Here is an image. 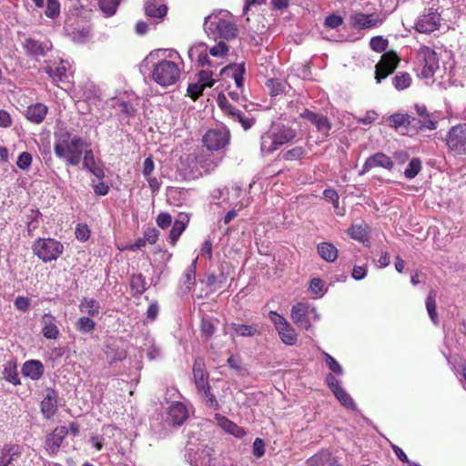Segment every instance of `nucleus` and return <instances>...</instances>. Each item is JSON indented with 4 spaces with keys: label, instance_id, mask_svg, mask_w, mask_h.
<instances>
[{
    "label": "nucleus",
    "instance_id": "nucleus-41",
    "mask_svg": "<svg viewBox=\"0 0 466 466\" xmlns=\"http://www.w3.org/2000/svg\"><path fill=\"white\" fill-rule=\"evenodd\" d=\"M24 47L29 55L33 56H44L45 47L38 42L31 38L25 39Z\"/></svg>",
    "mask_w": 466,
    "mask_h": 466
},
{
    "label": "nucleus",
    "instance_id": "nucleus-9",
    "mask_svg": "<svg viewBox=\"0 0 466 466\" xmlns=\"http://www.w3.org/2000/svg\"><path fill=\"white\" fill-rule=\"evenodd\" d=\"M268 317L278 330L281 341L286 345H295L298 335L295 329L288 322V320L276 311H270Z\"/></svg>",
    "mask_w": 466,
    "mask_h": 466
},
{
    "label": "nucleus",
    "instance_id": "nucleus-31",
    "mask_svg": "<svg viewBox=\"0 0 466 466\" xmlns=\"http://www.w3.org/2000/svg\"><path fill=\"white\" fill-rule=\"evenodd\" d=\"M79 309L84 314L96 317L99 314L100 304L94 299L84 298L79 303Z\"/></svg>",
    "mask_w": 466,
    "mask_h": 466
},
{
    "label": "nucleus",
    "instance_id": "nucleus-42",
    "mask_svg": "<svg viewBox=\"0 0 466 466\" xmlns=\"http://www.w3.org/2000/svg\"><path fill=\"white\" fill-rule=\"evenodd\" d=\"M286 86V82L280 79H269L267 81V87L272 96L284 93Z\"/></svg>",
    "mask_w": 466,
    "mask_h": 466
},
{
    "label": "nucleus",
    "instance_id": "nucleus-63",
    "mask_svg": "<svg viewBox=\"0 0 466 466\" xmlns=\"http://www.w3.org/2000/svg\"><path fill=\"white\" fill-rule=\"evenodd\" d=\"M342 23V17L337 15H330L325 19V25L329 28H337L338 26L341 25Z\"/></svg>",
    "mask_w": 466,
    "mask_h": 466
},
{
    "label": "nucleus",
    "instance_id": "nucleus-25",
    "mask_svg": "<svg viewBox=\"0 0 466 466\" xmlns=\"http://www.w3.org/2000/svg\"><path fill=\"white\" fill-rule=\"evenodd\" d=\"M189 192L180 187H168L167 190V201L170 205L181 207L186 205L188 200Z\"/></svg>",
    "mask_w": 466,
    "mask_h": 466
},
{
    "label": "nucleus",
    "instance_id": "nucleus-22",
    "mask_svg": "<svg viewBox=\"0 0 466 466\" xmlns=\"http://www.w3.org/2000/svg\"><path fill=\"white\" fill-rule=\"evenodd\" d=\"M270 132L278 142L279 147L292 141L296 137L295 130L284 125L273 126Z\"/></svg>",
    "mask_w": 466,
    "mask_h": 466
},
{
    "label": "nucleus",
    "instance_id": "nucleus-13",
    "mask_svg": "<svg viewBox=\"0 0 466 466\" xmlns=\"http://www.w3.org/2000/svg\"><path fill=\"white\" fill-rule=\"evenodd\" d=\"M441 17L433 8H429L421 15L416 23V30L420 33L430 34L439 28Z\"/></svg>",
    "mask_w": 466,
    "mask_h": 466
},
{
    "label": "nucleus",
    "instance_id": "nucleus-21",
    "mask_svg": "<svg viewBox=\"0 0 466 466\" xmlns=\"http://www.w3.org/2000/svg\"><path fill=\"white\" fill-rule=\"evenodd\" d=\"M350 23L355 27L365 29L376 26L380 19L375 14L355 13L350 16Z\"/></svg>",
    "mask_w": 466,
    "mask_h": 466
},
{
    "label": "nucleus",
    "instance_id": "nucleus-48",
    "mask_svg": "<svg viewBox=\"0 0 466 466\" xmlns=\"http://www.w3.org/2000/svg\"><path fill=\"white\" fill-rule=\"evenodd\" d=\"M393 86L398 90H404L410 86L411 78L408 73H401L396 75L392 79Z\"/></svg>",
    "mask_w": 466,
    "mask_h": 466
},
{
    "label": "nucleus",
    "instance_id": "nucleus-11",
    "mask_svg": "<svg viewBox=\"0 0 466 466\" xmlns=\"http://www.w3.org/2000/svg\"><path fill=\"white\" fill-rule=\"evenodd\" d=\"M208 49V47L205 43L199 42L194 44L188 49V57L192 62H195L198 66L217 68L218 66H221L220 62H214L213 60L209 59Z\"/></svg>",
    "mask_w": 466,
    "mask_h": 466
},
{
    "label": "nucleus",
    "instance_id": "nucleus-15",
    "mask_svg": "<svg viewBox=\"0 0 466 466\" xmlns=\"http://www.w3.org/2000/svg\"><path fill=\"white\" fill-rule=\"evenodd\" d=\"M393 167L394 163L389 156L384 153L378 152L366 159L359 174L363 176L375 167H382L387 170H391Z\"/></svg>",
    "mask_w": 466,
    "mask_h": 466
},
{
    "label": "nucleus",
    "instance_id": "nucleus-44",
    "mask_svg": "<svg viewBox=\"0 0 466 466\" xmlns=\"http://www.w3.org/2000/svg\"><path fill=\"white\" fill-rule=\"evenodd\" d=\"M130 287L136 294H142L147 289L146 279L142 274L133 275L130 279Z\"/></svg>",
    "mask_w": 466,
    "mask_h": 466
},
{
    "label": "nucleus",
    "instance_id": "nucleus-27",
    "mask_svg": "<svg viewBox=\"0 0 466 466\" xmlns=\"http://www.w3.org/2000/svg\"><path fill=\"white\" fill-rule=\"evenodd\" d=\"M22 373L33 380H37L44 373V365L39 360H27L23 365Z\"/></svg>",
    "mask_w": 466,
    "mask_h": 466
},
{
    "label": "nucleus",
    "instance_id": "nucleus-2",
    "mask_svg": "<svg viewBox=\"0 0 466 466\" xmlns=\"http://www.w3.org/2000/svg\"><path fill=\"white\" fill-rule=\"evenodd\" d=\"M87 144L77 135L61 134L54 145L55 155L68 166H78Z\"/></svg>",
    "mask_w": 466,
    "mask_h": 466
},
{
    "label": "nucleus",
    "instance_id": "nucleus-54",
    "mask_svg": "<svg viewBox=\"0 0 466 466\" xmlns=\"http://www.w3.org/2000/svg\"><path fill=\"white\" fill-rule=\"evenodd\" d=\"M370 46L376 52H383L388 46V40L382 36H374L370 39Z\"/></svg>",
    "mask_w": 466,
    "mask_h": 466
},
{
    "label": "nucleus",
    "instance_id": "nucleus-64",
    "mask_svg": "<svg viewBox=\"0 0 466 466\" xmlns=\"http://www.w3.org/2000/svg\"><path fill=\"white\" fill-rule=\"evenodd\" d=\"M172 222V218L168 213H160L157 218V224L161 228H167Z\"/></svg>",
    "mask_w": 466,
    "mask_h": 466
},
{
    "label": "nucleus",
    "instance_id": "nucleus-52",
    "mask_svg": "<svg viewBox=\"0 0 466 466\" xmlns=\"http://www.w3.org/2000/svg\"><path fill=\"white\" fill-rule=\"evenodd\" d=\"M199 393L201 394L203 400L208 406L214 409L218 408V402L216 400V397L210 392L209 386L202 389V391H199Z\"/></svg>",
    "mask_w": 466,
    "mask_h": 466
},
{
    "label": "nucleus",
    "instance_id": "nucleus-34",
    "mask_svg": "<svg viewBox=\"0 0 466 466\" xmlns=\"http://www.w3.org/2000/svg\"><path fill=\"white\" fill-rule=\"evenodd\" d=\"M46 71L56 83L63 82L67 78L66 66L63 62L56 66H48Z\"/></svg>",
    "mask_w": 466,
    "mask_h": 466
},
{
    "label": "nucleus",
    "instance_id": "nucleus-61",
    "mask_svg": "<svg viewBox=\"0 0 466 466\" xmlns=\"http://www.w3.org/2000/svg\"><path fill=\"white\" fill-rule=\"evenodd\" d=\"M244 74H245V66L244 64H240L238 66L237 71L234 73V80L237 87L241 88L244 84Z\"/></svg>",
    "mask_w": 466,
    "mask_h": 466
},
{
    "label": "nucleus",
    "instance_id": "nucleus-47",
    "mask_svg": "<svg viewBox=\"0 0 466 466\" xmlns=\"http://www.w3.org/2000/svg\"><path fill=\"white\" fill-rule=\"evenodd\" d=\"M348 234L355 240L364 242L367 239L366 228L362 225H352L348 229Z\"/></svg>",
    "mask_w": 466,
    "mask_h": 466
},
{
    "label": "nucleus",
    "instance_id": "nucleus-29",
    "mask_svg": "<svg viewBox=\"0 0 466 466\" xmlns=\"http://www.w3.org/2000/svg\"><path fill=\"white\" fill-rule=\"evenodd\" d=\"M47 113V107L41 103L30 106L26 109V117L33 123H41Z\"/></svg>",
    "mask_w": 466,
    "mask_h": 466
},
{
    "label": "nucleus",
    "instance_id": "nucleus-32",
    "mask_svg": "<svg viewBox=\"0 0 466 466\" xmlns=\"http://www.w3.org/2000/svg\"><path fill=\"white\" fill-rule=\"evenodd\" d=\"M229 51L228 46L224 41H219L217 45L208 49V53L217 60L214 62H220L221 65L224 63V59L228 56Z\"/></svg>",
    "mask_w": 466,
    "mask_h": 466
},
{
    "label": "nucleus",
    "instance_id": "nucleus-6",
    "mask_svg": "<svg viewBox=\"0 0 466 466\" xmlns=\"http://www.w3.org/2000/svg\"><path fill=\"white\" fill-rule=\"evenodd\" d=\"M417 63L421 67L420 76L431 78L439 69V58L434 50L428 46H421L417 53Z\"/></svg>",
    "mask_w": 466,
    "mask_h": 466
},
{
    "label": "nucleus",
    "instance_id": "nucleus-36",
    "mask_svg": "<svg viewBox=\"0 0 466 466\" xmlns=\"http://www.w3.org/2000/svg\"><path fill=\"white\" fill-rule=\"evenodd\" d=\"M185 220L177 219L172 226V228L169 233V241L174 246L181 234L185 231L187 228V223L188 222V218L185 217Z\"/></svg>",
    "mask_w": 466,
    "mask_h": 466
},
{
    "label": "nucleus",
    "instance_id": "nucleus-8",
    "mask_svg": "<svg viewBox=\"0 0 466 466\" xmlns=\"http://www.w3.org/2000/svg\"><path fill=\"white\" fill-rule=\"evenodd\" d=\"M217 102L224 114L233 121L240 123L245 130L249 129L253 126L254 119L245 116L240 109L230 103L224 94H218Z\"/></svg>",
    "mask_w": 466,
    "mask_h": 466
},
{
    "label": "nucleus",
    "instance_id": "nucleus-24",
    "mask_svg": "<svg viewBox=\"0 0 466 466\" xmlns=\"http://www.w3.org/2000/svg\"><path fill=\"white\" fill-rule=\"evenodd\" d=\"M146 15L152 18L162 19L167 12V8L163 0H146Z\"/></svg>",
    "mask_w": 466,
    "mask_h": 466
},
{
    "label": "nucleus",
    "instance_id": "nucleus-4",
    "mask_svg": "<svg viewBox=\"0 0 466 466\" xmlns=\"http://www.w3.org/2000/svg\"><path fill=\"white\" fill-rule=\"evenodd\" d=\"M290 317L299 329L306 330L310 329L313 323L319 319L316 308L304 302H298L293 305Z\"/></svg>",
    "mask_w": 466,
    "mask_h": 466
},
{
    "label": "nucleus",
    "instance_id": "nucleus-40",
    "mask_svg": "<svg viewBox=\"0 0 466 466\" xmlns=\"http://www.w3.org/2000/svg\"><path fill=\"white\" fill-rule=\"evenodd\" d=\"M120 0H99L98 5L100 10L106 16H112L115 15L117 6L119 5Z\"/></svg>",
    "mask_w": 466,
    "mask_h": 466
},
{
    "label": "nucleus",
    "instance_id": "nucleus-50",
    "mask_svg": "<svg viewBox=\"0 0 466 466\" xmlns=\"http://www.w3.org/2000/svg\"><path fill=\"white\" fill-rule=\"evenodd\" d=\"M60 14V4L57 0H46L45 15L48 18H56Z\"/></svg>",
    "mask_w": 466,
    "mask_h": 466
},
{
    "label": "nucleus",
    "instance_id": "nucleus-19",
    "mask_svg": "<svg viewBox=\"0 0 466 466\" xmlns=\"http://www.w3.org/2000/svg\"><path fill=\"white\" fill-rule=\"evenodd\" d=\"M68 434V430L66 426L56 427L51 434L46 437V450L49 454L57 452L64 439Z\"/></svg>",
    "mask_w": 466,
    "mask_h": 466
},
{
    "label": "nucleus",
    "instance_id": "nucleus-5",
    "mask_svg": "<svg viewBox=\"0 0 466 466\" xmlns=\"http://www.w3.org/2000/svg\"><path fill=\"white\" fill-rule=\"evenodd\" d=\"M33 251L41 260L49 262L57 259L64 246L54 238H38L33 245Z\"/></svg>",
    "mask_w": 466,
    "mask_h": 466
},
{
    "label": "nucleus",
    "instance_id": "nucleus-17",
    "mask_svg": "<svg viewBox=\"0 0 466 466\" xmlns=\"http://www.w3.org/2000/svg\"><path fill=\"white\" fill-rule=\"evenodd\" d=\"M41 332L47 339H56L60 335L58 320L51 313H45L40 319Z\"/></svg>",
    "mask_w": 466,
    "mask_h": 466
},
{
    "label": "nucleus",
    "instance_id": "nucleus-55",
    "mask_svg": "<svg viewBox=\"0 0 466 466\" xmlns=\"http://www.w3.org/2000/svg\"><path fill=\"white\" fill-rule=\"evenodd\" d=\"M324 355H325V358H326L325 359L326 364L328 365L329 370H332L334 373H336L338 375H342L343 369L339 364V362L332 356H330L329 354L325 352Z\"/></svg>",
    "mask_w": 466,
    "mask_h": 466
},
{
    "label": "nucleus",
    "instance_id": "nucleus-51",
    "mask_svg": "<svg viewBox=\"0 0 466 466\" xmlns=\"http://www.w3.org/2000/svg\"><path fill=\"white\" fill-rule=\"evenodd\" d=\"M389 120L390 125L395 128L405 127L410 124V116L403 114H393L389 117Z\"/></svg>",
    "mask_w": 466,
    "mask_h": 466
},
{
    "label": "nucleus",
    "instance_id": "nucleus-58",
    "mask_svg": "<svg viewBox=\"0 0 466 466\" xmlns=\"http://www.w3.org/2000/svg\"><path fill=\"white\" fill-rule=\"evenodd\" d=\"M305 153V150L301 147H295L290 150H288L285 155L284 158L287 160H295L299 157H301Z\"/></svg>",
    "mask_w": 466,
    "mask_h": 466
},
{
    "label": "nucleus",
    "instance_id": "nucleus-14",
    "mask_svg": "<svg viewBox=\"0 0 466 466\" xmlns=\"http://www.w3.org/2000/svg\"><path fill=\"white\" fill-rule=\"evenodd\" d=\"M399 63L398 56L393 53H385L381 56V59L376 65L375 78L377 83L386 78L391 74Z\"/></svg>",
    "mask_w": 466,
    "mask_h": 466
},
{
    "label": "nucleus",
    "instance_id": "nucleus-3",
    "mask_svg": "<svg viewBox=\"0 0 466 466\" xmlns=\"http://www.w3.org/2000/svg\"><path fill=\"white\" fill-rule=\"evenodd\" d=\"M204 28L214 38L228 41L237 37L238 32L233 15L226 10H220L207 16Z\"/></svg>",
    "mask_w": 466,
    "mask_h": 466
},
{
    "label": "nucleus",
    "instance_id": "nucleus-30",
    "mask_svg": "<svg viewBox=\"0 0 466 466\" xmlns=\"http://www.w3.org/2000/svg\"><path fill=\"white\" fill-rule=\"evenodd\" d=\"M317 250L319 255L328 262H333L338 258V249L332 243L321 242L318 245Z\"/></svg>",
    "mask_w": 466,
    "mask_h": 466
},
{
    "label": "nucleus",
    "instance_id": "nucleus-38",
    "mask_svg": "<svg viewBox=\"0 0 466 466\" xmlns=\"http://www.w3.org/2000/svg\"><path fill=\"white\" fill-rule=\"evenodd\" d=\"M231 329L236 335L241 337H253L258 333V329L255 325L232 323Z\"/></svg>",
    "mask_w": 466,
    "mask_h": 466
},
{
    "label": "nucleus",
    "instance_id": "nucleus-12",
    "mask_svg": "<svg viewBox=\"0 0 466 466\" xmlns=\"http://www.w3.org/2000/svg\"><path fill=\"white\" fill-rule=\"evenodd\" d=\"M228 142L229 132L225 128L208 130L203 137L204 145L210 150H219Z\"/></svg>",
    "mask_w": 466,
    "mask_h": 466
},
{
    "label": "nucleus",
    "instance_id": "nucleus-10",
    "mask_svg": "<svg viewBox=\"0 0 466 466\" xmlns=\"http://www.w3.org/2000/svg\"><path fill=\"white\" fill-rule=\"evenodd\" d=\"M216 452L213 448L203 445L192 452L188 449L187 453V461L191 466H216Z\"/></svg>",
    "mask_w": 466,
    "mask_h": 466
},
{
    "label": "nucleus",
    "instance_id": "nucleus-45",
    "mask_svg": "<svg viewBox=\"0 0 466 466\" xmlns=\"http://www.w3.org/2000/svg\"><path fill=\"white\" fill-rule=\"evenodd\" d=\"M420 170L421 161L419 158L414 157L409 162L408 167L404 171V176L409 179H412L420 173Z\"/></svg>",
    "mask_w": 466,
    "mask_h": 466
},
{
    "label": "nucleus",
    "instance_id": "nucleus-46",
    "mask_svg": "<svg viewBox=\"0 0 466 466\" xmlns=\"http://www.w3.org/2000/svg\"><path fill=\"white\" fill-rule=\"evenodd\" d=\"M334 395L338 399V400L348 409H355V403L352 398L346 392V390L340 387L337 390H334Z\"/></svg>",
    "mask_w": 466,
    "mask_h": 466
},
{
    "label": "nucleus",
    "instance_id": "nucleus-16",
    "mask_svg": "<svg viewBox=\"0 0 466 466\" xmlns=\"http://www.w3.org/2000/svg\"><path fill=\"white\" fill-rule=\"evenodd\" d=\"M75 96L78 98V101L83 100L87 104H92L100 99L101 93L94 83L86 82L76 88Z\"/></svg>",
    "mask_w": 466,
    "mask_h": 466
},
{
    "label": "nucleus",
    "instance_id": "nucleus-59",
    "mask_svg": "<svg viewBox=\"0 0 466 466\" xmlns=\"http://www.w3.org/2000/svg\"><path fill=\"white\" fill-rule=\"evenodd\" d=\"M253 454L256 458H261L265 454V442L262 439H255L253 442Z\"/></svg>",
    "mask_w": 466,
    "mask_h": 466
},
{
    "label": "nucleus",
    "instance_id": "nucleus-43",
    "mask_svg": "<svg viewBox=\"0 0 466 466\" xmlns=\"http://www.w3.org/2000/svg\"><path fill=\"white\" fill-rule=\"evenodd\" d=\"M96 322L88 317H81L76 322V329L81 333H90L95 329Z\"/></svg>",
    "mask_w": 466,
    "mask_h": 466
},
{
    "label": "nucleus",
    "instance_id": "nucleus-37",
    "mask_svg": "<svg viewBox=\"0 0 466 466\" xmlns=\"http://www.w3.org/2000/svg\"><path fill=\"white\" fill-rule=\"evenodd\" d=\"M330 462V453L327 451H321L310 458H309L306 463L309 466H326Z\"/></svg>",
    "mask_w": 466,
    "mask_h": 466
},
{
    "label": "nucleus",
    "instance_id": "nucleus-49",
    "mask_svg": "<svg viewBox=\"0 0 466 466\" xmlns=\"http://www.w3.org/2000/svg\"><path fill=\"white\" fill-rule=\"evenodd\" d=\"M217 79L214 78V72L212 70H201L198 73V82L206 88L211 87Z\"/></svg>",
    "mask_w": 466,
    "mask_h": 466
},
{
    "label": "nucleus",
    "instance_id": "nucleus-20",
    "mask_svg": "<svg viewBox=\"0 0 466 466\" xmlns=\"http://www.w3.org/2000/svg\"><path fill=\"white\" fill-rule=\"evenodd\" d=\"M83 167L92 173L95 177L102 179L105 177L103 167L96 161L94 153L91 149H84Z\"/></svg>",
    "mask_w": 466,
    "mask_h": 466
},
{
    "label": "nucleus",
    "instance_id": "nucleus-56",
    "mask_svg": "<svg viewBox=\"0 0 466 466\" xmlns=\"http://www.w3.org/2000/svg\"><path fill=\"white\" fill-rule=\"evenodd\" d=\"M315 127H317V130L324 136H327L331 128V125L329 119L322 115L316 123Z\"/></svg>",
    "mask_w": 466,
    "mask_h": 466
},
{
    "label": "nucleus",
    "instance_id": "nucleus-39",
    "mask_svg": "<svg viewBox=\"0 0 466 466\" xmlns=\"http://www.w3.org/2000/svg\"><path fill=\"white\" fill-rule=\"evenodd\" d=\"M426 309L430 319L434 324H438L439 319L436 311V293L435 291H430L428 298L426 299Z\"/></svg>",
    "mask_w": 466,
    "mask_h": 466
},
{
    "label": "nucleus",
    "instance_id": "nucleus-28",
    "mask_svg": "<svg viewBox=\"0 0 466 466\" xmlns=\"http://www.w3.org/2000/svg\"><path fill=\"white\" fill-rule=\"evenodd\" d=\"M193 375L198 391H202V389L209 386L208 383V373L204 370V365L201 360L195 361L193 366Z\"/></svg>",
    "mask_w": 466,
    "mask_h": 466
},
{
    "label": "nucleus",
    "instance_id": "nucleus-62",
    "mask_svg": "<svg viewBox=\"0 0 466 466\" xmlns=\"http://www.w3.org/2000/svg\"><path fill=\"white\" fill-rule=\"evenodd\" d=\"M204 88L199 82L190 84L187 87V93L193 99H197L202 94Z\"/></svg>",
    "mask_w": 466,
    "mask_h": 466
},
{
    "label": "nucleus",
    "instance_id": "nucleus-35",
    "mask_svg": "<svg viewBox=\"0 0 466 466\" xmlns=\"http://www.w3.org/2000/svg\"><path fill=\"white\" fill-rule=\"evenodd\" d=\"M41 411L47 419L51 418L56 411V400L50 393L46 394L41 402Z\"/></svg>",
    "mask_w": 466,
    "mask_h": 466
},
{
    "label": "nucleus",
    "instance_id": "nucleus-18",
    "mask_svg": "<svg viewBox=\"0 0 466 466\" xmlns=\"http://www.w3.org/2000/svg\"><path fill=\"white\" fill-rule=\"evenodd\" d=\"M187 409L182 402H173L167 409V420L172 425H182L187 420Z\"/></svg>",
    "mask_w": 466,
    "mask_h": 466
},
{
    "label": "nucleus",
    "instance_id": "nucleus-7",
    "mask_svg": "<svg viewBox=\"0 0 466 466\" xmlns=\"http://www.w3.org/2000/svg\"><path fill=\"white\" fill-rule=\"evenodd\" d=\"M446 145L455 156L466 154V124H459L449 130Z\"/></svg>",
    "mask_w": 466,
    "mask_h": 466
},
{
    "label": "nucleus",
    "instance_id": "nucleus-60",
    "mask_svg": "<svg viewBox=\"0 0 466 466\" xmlns=\"http://www.w3.org/2000/svg\"><path fill=\"white\" fill-rule=\"evenodd\" d=\"M420 122L421 124V127L427 128V129H430V130H433V129H436L437 127V120L434 116H432L431 115L428 114L427 116L421 117L420 119Z\"/></svg>",
    "mask_w": 466,
    "mask_h": 466
},
{
    "label": "nucleus",
    "instance_id": "nucleus-33",
    "mask_svg": "<svg viewBox=\"0 0 466 466\" xmlns=\"http://www.w3.org/2000/svg\"><path fill=\"white\" fill-rule=\"evenodd\" d=\"M279 147L278 142L270 130L261 136L260 149L265 155L270 154Z\"/></svg>",
    "mask_w": 466,
    "mask_h": 466
},
{
    "label": "nucleus",
    "instance_id": "nucleus-57",
    "mask_svg": "<svg viewBox=\"0 0 466 466\" xmlns=\"http://www.w3.org/2000/svg\"><path fill=\"white\" fill-rule=\"evenodd\" d=\"M75 235L78 240L86 241L90 237V230L86 225L78 224Z\"/></svg>",
    "mask_w": 466,
    "mask_h": 466
},
{
    "label": "nucleus",
    "instance_id": "nucleus-1",
    "mask_svg": "<svg viewBox=\"0 0 466 466\" xmlns=\"http://www.w3.org/2000/svg\"><path fill=\"white\" fill-rule=\"evenodd\" d=\"M182 61L179 54L170 51L168 56L153 65L151 79L157 85L167 87L175 85L181 76Z\"/></svg>",
    "mask_w": 466,
    "mask_h": 466
},
{
    "label": "nucleus",
    "instance_id": "nucleus-53",
    "mask_svg": "<svg viewBox=\"0 0 466 466\" xmlns=\"http://www.w3.org/2000/svg\"><path fill=\"white\" fill-rule=\"evenodd\" d=\"M32 161V155L29 152L25 151L18 156L16 166L22 170H28Z\"/></svg>",
    "mask_w": 466,
    "mask_h": 466
},
{
    "label": "nucleus",
    "instance_id": "nucleus-26",
    "mask_svg": "<svg viewBox=\"0 0 466 466\" xmlns=\"http://www.w3.org/2000/svg\"><path fill=\"white\" fill-rule=\"evenodd\" d=\"M216 420L218 425L227 433L235 436L236 438L241 439L246 435V431L243 428L239 427L233 421L229 420L226 417L221 415H216Z\"/></svg>",
    "mask_w": 466,
    "mask_h": 466
},
{
    "label": "nucleus",
    "instance_id": "nucleus-23",
    "mask_svg": "<svg viewBox=\"0 0 466 466\" xmlns=\"http://www.w3.org/2000/svg\"><path fill=\"white\" fill-rule=\"evenodd\" d=\"M22 453V447L16 444H5L0 450V466H8Z\"/></svg>",
    "mask_w": 466,
    "mask_h": 466
}]
</instances>
